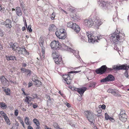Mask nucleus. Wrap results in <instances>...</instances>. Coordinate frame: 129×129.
<instances>
[{
  "instance_id": "25",
  "label": "nucleus",
  "mask_w": 129,
  "mask_h": 129,
  "mask_svg": "<svg viewBox=\"0 0 129 129\" xmlns=\"http://www.w3.org/2000/svg\"><path fill=\"white\" fill-rule=\"evenodd\" d=\"M33 122L35 123L36 125H40V123L39 121L37 119L34 118L33 119Z\"/></svg>"
},
{
  "instance_id": "59",
  "label": "nucleus",
  "mask_w": 129,
  "mask_h": 129,
  "mask_svg": "<svg viewBox=\"0 0 129 129\" xmlns=\"http://www.w3.org/2000/svg\"><path fill=\"white\" fill-rule=\"evenodd\" d=\"M6 59H7V60H8V61L10 60V56H6Z\"/></svg>"
},
{
  "instance_id": "17",
  "label": "nucleus",
  "mask_w": 129,
  "mask_h": 129,
  "mask_svg": "<svg viewBox=\"0 0 129 129\" xmlns=\"http://www.w3.org/2000/svg\"><path fill=\"white\" fill-rule=\"evenodd\" d=\"M61 30H62V31L61 32L60 31V33L59 34L58 38L60 39H64L66 38V36L64 34V31L63 29H61Z\"/></svg>"
},
{
  "instance_id": "46",
  "label": "nucleus",
  "mask_w": 129,
  "mask_h": 129,
  "mask_svg": "<svg viewBox=\"0 0 129 129\" xmlns=\"http://www.w3.org/2000/svg\"><path fill=\"white\" fill-rule=\"evenodd\" d=\"M126 71H125V72L124 73V75L125 76L127 77V78H128V72L127 71V70H125Z\"/></svg>"
},
{
  "instance_id": "2",
  "label": "nucleus",
  "mask_w": 129,
  "mask_h": 129,
  "mask_svg": "<svg viewBox=\"0 0 129 129\" xmlns=\"http://www.w3.org/2000/svg\"><path fill=\"white\" fill-rule=\"evenodd\" d=\"M84 114L88 120L90 122V124L94 125V116L92 112L89 111H85L84 112Z\"/></svg>"
},
{
  "instance_id": "53",
  "label": "nucleus",
  "mask_w": 129,
  "mask_h": 129,
  "mask_svg": "<svg viewBox=\"0 0 129 129\" xmlns=\"http://www.w3.org/2000/svg\"><path fill=\"white\" fill-rule=\"evenodd\" d=\"M31 82H29L28 83V87L29 88L32 86L33 85V84Z\"/></svg>"
},
{
  "instance_id": "57",
  "label": "nucleus",
  "mask_w": 129,
  "mask_h": 129,
  "mask_svg": "<svg viewBox=\"0 0 129 129\" xmlns=\"http://www.w3.org/2000/svg\"><path fill=\"white\" fill-rule=\"evenodd\" d=\"M59 9L61 10V11H62V12H64V13H66V14H67V13H66V12L64 11V10L63 9L61 8L60 7L59 8Z\"/></svg>"
},
{
  "instance_id": "20",
  "label": "nucleus",
  "mask_w": 129,
  "mask_h": 129,
  "mask_svg": "<svg viewBox=\"0 0 129 129\" xmlns=\"http://www.w3.org/2000/svg\"><path fill=\"white\" fill-rule=\"evenodd\" d=\"M108 81H114L115 78L111 74L108 75L106 77Z\"/></svg>"
},
{
  "instance_id": "54",
  "label": "nucleus",
  "mask_w": 129,
  "mask_h": 129,
  "mask_svg": "<svg viewBox=\"0 0 129 129\" xmlns=\"http://www.w3.org/2000/svg\"><path fill=\"white\" fill-rule=\"evenodd\" d=\"M114 41H111V43L115 45L117 44V43L119 41H115V42H114Z\"/></svg>"
},
{
  "instance_id": "51",
  "label": "nucleus",
  "mask_w": 129,
  "mask_h": 129,
  "mask_svg": "<svg viewBox=\"0 0 129 129\" xmlns=\"http://www.w3.org/2000/svg\"><path fill=\"white\" fill-rule=\"evenodd\" d=\"M4 32L1 29H0V36H2L4 35Z\"/></svg>"
},
{
  "instance_id": "13",
  "label": "nucleus",
  "mask_w": 129,
  "mask_h": 129,
  "mask_svg": "<svg viewBox=\"0 0 129 129\" xmlns=\"http://www.w3.org/2000/svg\"><path fill=\"white\" fill-rule=\"evenodd\" d=\"M108 92L109 93H111L114 96H117L118 95L117 90L115 89H112L109 88L108 89Z\"/></svg>"
},
{
  "instance_id": "24",
  "label": "nucleus",
  "mask_w": 129,
  "mask_h": 129,
  "mask_svg": "<svg viewBox=\"0 0 129 129\" xmlns=\"http://www.w3.org/2000/svg\"><path fill=\"white\" fill-rule=\"evenodd\" d=\"M3 91L6 93V94L7 95H10V89L9 88H7V89H4Z\"/></svg>"
},
{
  "instance_id": "8",
  "label": "nucleus",
  "mask_w": 129,
  "mask_h": 129,
  "mask_svg": "<svg viewBox=\"0 0 129 129\" xmlns=\"http://www.w3.org/2000/svg\"><path fill=\"white\" fill-rule=\"evenodd\" d=\"M120 34L118 33H116V32H115L114 33L109 35L110 40H122L121 37H120Z\"/></svg>"
},
{
  "instance_id": "1",
  "label": "nucleus",
  "mask_w": 129,
  "mask_h": 129,
  "mask_svg": "<svg viewBox=\"0 0 129 129\" xmlns=\"http://www.w3.org/2000/svg\"><path fill=\"white\" fill-rule=\"evenodd\" d=\"M112 68L113 69L109 68L107 67L106 65H104L100 68L96 69L95 72L97 74L101 75L110 73L112 71L113 69L117 71L122 70H127L129 68V66H127L126 64L122 65L120 64L119 66L114 65Z\"/></svg>"
},
{
  "instance_id": "28",
  "label": "nucleus",
  "mask_w": 129,
  "mask_h": 129,
  "mask_svg": "<svg viewBox=\"0 0 129 129\" xmlns=\"http://www.w3.org/2000/svg\"><path fill=\"white\" fill-rule=\"evenodd\" d=\"M99 2L100 3L102 4L101 5L103 6H105L107 4V2H104L103 0H99Z\"/></svg>"
},
{
  "instance_id": "15",
  "label": "nucleus",
  "mask_w": 129,
  "mask_h": 129,
  "mask_svg": "<svg viewBox=\"0 0 129 129\" xmlns=\"http://www.w3.org/2000/svg\"><path fill=\"white\" fill-rule=\"evenodd\" d=\"M44 41H40L39 42V44L40 46L42 48V54L43 56L44 57V53H45V48L44 46Z\"/></svg>"
},
{
  "instance_id": "49",
  "label": "nucleus",
  "mask_w": 129,
  "mask_h": 129,
  "mask_svg": "<svg viewBox=\"0 0 129 129\" xmlns=\"http://www.w3.org/2000/svg\"><path fill=\"white\" fill-rule=\"evenodd\" d=\"M20 6L22 9L24 7V4L22 2L20 3Z\"/></svg>"
},
{
  "instance_id": "18",
  "label": "nucleus",
  "mask_w": 129,
  "mask_h": 129,
  "mask_svg": "<svg viewBox=\"0 0 129 129\" xmlns=\"http://www.w3.org/2000/svg\"><path fill=\"white\" fill-rule=\"evenodd\" d=\"M70 76H68L66 79L65 80V82H64L65 83H67L68 85L71 84L72 81V77Z\"/></svg>"
},
{
  "instance_id": "42",
  "label": "nucleus",
  "mask_w": 129,
  "mask_h": 129,
  "mask_svg": "<svg viewBox=\"0 0 129 129\" xmlns=\"http://www.w3.org/2000/svg\"><path fill=\"white\" fill-rule=\"evenodd\" d=\"M0 79L1 82L4 81V80H5V79H6V78L4 76H1Z\"/></svg>"
},
{
  "instance_id": "5",
  "label": "nucleus",
  "mask_w": 129,
  "mask_h": 129,
  "mask_svg": "<svg viewBox=\"0 0 129 129\" xmlns=\"http://www.w3.org/2000/svg\"><path fill=\"white\" fill-rule=\"evenodd\" d=\"M67 26L68 27L73 29L77 33H78L80 30V28L78 25L75 23H73L72 21L68 23Z\"/></svg>"
},
{
  "instance_id": "12",
  "label": "nucleus",
  "mask_w": 129,
  "mask_h": 129,
  "mask_svg": "<svg viewBox=\"0 0 129 129\" xmlns=\"http://www.w3.org/2000/svg\"><path fill=\"white\" fill-rule=\"evenodd\" d=\"M93 21L91 19L86 20L84 21V24L85 25L88 27L91 26L93 24Z\"/></svg>"
},
{
  "instance_id": "11",
  "label": "nucleus",
  "mask_w": 129,
  "mask_h": 129,
  "mask_svg": "<svg viewBox=\"0 0 129 129\" xmlns=\"http://www.w3.org/2000/svg\"><path fill=\"white\" fill-rule=\"evenodd\" d=\"M87 89V88L84 87H82L81 88H79L77 92L81 96H82L85 91Z\"/></svg>"
},
{
  "instance_id": "23",
  "label": "nucleus",
  "mask_w": 129,
  "mask_h": 129,
  "mask_svg": "<svg viewBox=\"0 0 129 129\" xmlns=\"http://www.w3.org/2000/svg\"><path fill=\"white\" fill-rule=\"evenodd\" d=\"M4 118L5 119V121L7 122L8 124L10 125V124L9 119L8 117L7 116L6 114H5L3 115Z\"/></svg>"
},
{
  "instance_id": "41",
  "label": "nucleus",
  "mask_w": 129,
  "mask_h": 129,
  "mask_svg": "<svg viewBox=\"0 0 129 129\" xmlns=\"http://www.w3.org/2000/svg\"><path fill=\"white\" fill-rule=\"evenodd\" d=\"M96 84V83L95 82L91 83L90 84V86L91 87H95Z\"/></svg>"
},
{
  "instance_id": "45",
  "label": "nucleus",
  "mask_w": 129,
  "mask_h": 129,
  "mask_svg": "<svg viewBox=\"0 0 129 129\" xmlns=\"http://www.w3.org/2000/svg\"><path fill=\"white\" fill-rule=\"evenodd\" d=\"M96 42H99L98 41H88V42H86L87 43H91V44H94V43Z\"/></svg>"
},
{
  "instance_id": "39",
  "label": "nucleus",
  "mask_w": 129,
  "mask_h": 129,
  "mask_svg": "<svg viewBox=\"0 0 129 129\" xmlns=\"http://www.w3.org/2000/svg\"><path fill=\"white\" fill-rule=\"evenodd\" d=\"M18 45L17 46H15L14 47V48H13L12 50L14 51H16H16H17V50L18 49V48H20Z\"/></svg>"
},
{
  "instance_id": "27",
  "label": "nucleus",
  "mask_w": 129,
  "mask_h": 129,
  "mask_svg": "<svg viewBox=\"0 0 129 129\" xmlns=\"http://www.w3.org/2000/svg\"><path fill=\"white\" fill-rule=\"evenodd\" d=\"M32 71L30 70L27 69L25 74H27V76H30L32 74Z\"/></svg>"
},
{
  "instance_id": "63",
  "label": "nucleus",
  "mask_w": 129,
  "mask_h": 129,
  "mask_svg": "<svg viewBox=\"0 0 129 129\" xmlns=\"http://www.w3.org/2000/svg\"><path fill=\"white\" fill-rule=\"evenodd\" d=\"M40 125H37V127H36V129H41V128L40 126Z\"/></svg>"
},
{
  "instance_id": "50",
  "label": "nucleus",
  "mask_w": 129,
  "mask_h": 129,
  "mask_svg": "<svg viewBox=\"0 0 129 129\" xmlns=\"http://www.w3.org/2000/svg\"><path fill=\"white\" fill-rule=\"evenodd\" d=\"M102 23V22L101 21H98V22L96 24L97 26L98 27ZM97 27L98 28V26H97Z\"/></svg>"
},
{
  "instance_id": "52",
  "label": "nucleus",
  "mask_w": 129,
  "mask_h": 129,
  "mask_svg": "<svg viewBox=\"0 0 129 129\" xmlns=\"http://www.w3.org/2000/svg\"><path fill=\"white\" fill-rule=\"evenodd\" d=\"M38 106L37 105V104L36 103H35L34 104H33V107L34 108H36L38 107Z\"/></svg>"
},
{
  "instance_id": "55",
  "label": "nucleus",
  "mask_w": 129,
  "mask_h": 129,
  "mask_svg": "<svg viewBox=\"0 0 129 129\" xmlns=\"http://www.w3.org/2000/svg\"><path fill=\"white\" fill-rule=\"evenodd\" d=\"M60 33V32L59 33L57 31H56L55 32V34L56 36H57V37L58 38H59V34Z\"/></svg>"
},
{
  "instance_id": "48",
  "label": "nucleus",
  "mask_w": 129,
  "mask_h": 129,
  "mask_svg": "<svg viewBox=\"0 0 129 129\" xmlns=\"http://www.w3.org/2000/svg\"><path fill=\"white\" fill-rule=\"evenodd\" d=\"M18 110L17 109L15 110V112H14V114H15V115L16 116H17L18 115Z\"/></svg>"
},
{
  "instance_id": "47",
  "label": "nucleus",
  "mask_w": 129,
  "mask_h": 129,
  "mask_svg": "<svg viewBox=\"0 0 129 129\" xmlns=\"http://www.w3.org/2000/svg\"><path fill=\"white\" fill-rule=\"evenodd\" d=\"M29 96H26V99H25L24 101L25 102H28L29 101Z\"/></svg>"
},
{
  "instance_id": "30",
  "label": "nucleus",
  "mask_w": 129,
  "mask_h": 129,
  "mask_svg": "<svg viewBox=\"0 0 129 129\" xmlns=\"http://www.w3.org/2000/svg\"><path fill=\"white\" fill-rule=\"evenodd\" d=\"M27 30L29 31L30 32H31L32 31V30L31 29V25L30 24L29 25L28 27H26Z\"/></svg>"
},
{
  "instance_id": "60",
  "label": "nucleus",
  "mask_w": 129,
  "mask_h": 129,
  "mask_svg": "<svg viewBox=\"0 0 129 129\" xmlns=\"http://www.w3.org/2000/svg\"><path fill=\"white\" fill-rule=\"evenodd\" d=\"M66 104V105L67 106L68 108H70L71 107V105L70 104H69L68 103H67Z\"/></svg>"
},
{
  "instance_id": "62",
  "label": "nucleus",
  "mask_w": 129,
  "mask_h": 129,
  "mask_svg": "<svg viewBox=\"0 0 129 129\" xmlns=\"http://www.w3.org/2000/svg\"><path fill=\"white\" fill-rule=\"evenodd\" d=\"M0 113L1 114L2 116H3V115L5 114H6L3 111H1L0 112Z\"/></svg>"
},
{
  "instance_id": "16",
  "label": "nucleus",
  "mask_w": 129,
  "mask_h": 129,
  "mask_svg": "<svg viewBox=\"0 0 129 129\" xmlns=\"http://www.w3.org/2000/svg\"><path fill=\"white\" fill-rule=\"evenodd\" d=\"M16 14L19 16H20L22 15V12L19 7H17L16 8Z\"/></svg>"
},
{
  "instance_id": "6",
  "label": "nucleus",
  "mask_w": 129,
  "mask_h": 129,
  "mask_svg": "<svg viewBox=\"0 0 129 129\" xmlns=\"http://www.w3.org/2000/svg\"><path fill=\"white\" fill-rule=\"evenodd\" d=\"M62 46L61 45V48H62L61 47H62L63 49H64L65 50H67L69 51H70L71 52L73 53L75 55L76 57L77 58H79L80 57V56L78 55L79 54V51H77L78 53H77L75 50H74L72 49L70 47H69L68 46H66L65 44H63L62 45Z\"/></svg>"
},
{
  "instance_id": "58",
  "label": "nucleus",
  "mask_w": 129,
  "mask_h": 129,
  "mask_svg": "<svg viewBox=\"0 0 129 129\" xmlns=\"http://www.w3.org/2000/svg\"><path fill=\"white\" fill-rule=\"evenodd\" d=\"M22 66L23 67H25L27 66V64L25 63H22Z\"/></svg>"
},
{
  "instance_id": "29",
  "label": "nucleus",
  "mask_w": 129,
  "mask_h": 129,
  "mask_svg": "<svg viewBox=\"0 0 129 129\" xmlns=\"http://www.w3.org/2000/svg\"><path fill=\"white\" fill-rule=\"evenodd\" d=\"M42 84V83L41 82L38 80L37 83H36L35 85L39 87L41 86Z\"/></svg>"
},
{
  "instance_id": "36",
  "label": "nucleus",
  "mask_w": 129,
  "mask_h": 129,
  "mask_svg": "<svg viewBox=\"0 0 129 129\" xmlns=\"http://www.w3.org/2000/svg\"><path fill=\"white\" fill-rule=\"evenodd\" d=\"M124 114H126L125 112V111L123 110H121V112L119 115H121Z\"/></svg>"
},
{
  "instance_id": "32",
  "label": "nucleus",
  "mask_w": 129,
  "mask_h": 129,
  "mask_svg": "<svg viewBox=\"0 0 129 129\" xmlns=\"http://www.w3.org/2000/svg\"><path fill=\"white\" fill-rule=\"evenodd\" d=\"M27 69H26L25 68H24L23 67L21 68L20 69V70L21 71V72L22 73H25L26 72Z\"/></svg>"
},
{
  "instance_id": "35",
  "label": "nucleus",
  "mask_w": 129,
  "mask_h": 129,
  "mask_svg": "<svg viewBox=\"0 0 129 129\" xmlns=\"http://www.w3.org/2000/svg\"><path fill=\"white\" fill-rule=\"evenodd\" d=\"M99 107L100 108H101L103 110L105 109L106 108V105L104 104H103L102 105H99Z\"/></svg>"
},
{
  "instance_id": "19",
  "label": "nucleus",
  "mask_w": 129,
  "mask_h": 129,
  "mask_svg": "<svg viewBox=\"0 0 129 129\" xmlns=\"http://www.w3.org/2000/svg\"><path fill=\"white\" fill-rule=\"evenodd\" d=\"M105 119L106 120L109 119L112 122H114V121L113 118L110 116L107 113H105Z\"/></svg>"
},
{
  "instance_id": "43",
  "label": "nucleus",
  "mask_w": 129,
  "mask_h": 129,
  "mask_svg": "<svg viewBox=\"0 0 129 129\" xmlns=\"http://www.w3.org/2000/svg\"><path fill=\"white\" fill-rule=\"evenodd\" d=\"M46 97L47 99L48 100L47 101V102H49V101H50V97L49 95L48 94H46Z\"/></svg>"
},
{
  "instance_id": "10",
  "label": "nucleus",
  "mask_w": 129,
  "mask_h": 129,
  "mask_svg": "<svg viewBox=\"0 0 129 129\" xmlns=\"http://www.w3.org/2000/svg\"><path fill=\"white\" fill-rule=\"evenodd\" d=\"M11 22V20L9 19H7L4 22L2 23V24L5 25L7 28H10L12 27Z\"/></svg>"
},
{
  "instance_id": "31",
  "label": "nucleus",
  "mask_w": 129,
  "mask_h": 129,
  "mask_svg": "<svg viewBox=\"0 0 129 129\" xmlns=\"http://www.w3.org/2000/svg\"><path fill=\"white\" fill-rule=\"evenodd\" d=\"M53 126L56 129H58L59 128V126L58 125L57 123H53Z\"/></svg>"
},
{
  "instance_id": "44",
  "label": "nucleus",
  "mask_w": 129,
  "mask_h": 129,
  "mask_svg": "<svg viewBox=\"0 0 129 129\" xmlns=\"http://www.w3.org/2000/svg\"><path fill=\"white\" fill-rule=\"evenodd\" d=\"M20 122L22 124V125L23 126V127L24 128H25V126H24V123L23 121L22 120L20 119L19 120Z\"/></svg>"
},
{
  "instance_id": "21",
  "label": "nucleus",
  "mask_w": 129,
  "mask_h": 129,
  "mask_svg": "<svg viewBox=\"0 0 129 129\" xmlns=\"http://www.w3.org/2000/svg\"><path fill=\"white\" fill-rule=\"evenodd\" d=\"M55 28L56 27L55 25L53 24H51L50 25L49 30L50 31H54Z\"/></svg>"
},
{
  "instance_id": "4",
  "label": "nucleus",
  "mask_w": 129,
  "mask_h": 129,
  "mask_svg": "<svg viewBox=\"0 0 129 129\" xmlns=\"http://www.w3.org/2000/svg\"><path fill=\"white\" fill-rule=\"evenodd\" d=\"M86 35L88 38V40H98L102 39L103 40L105 39L103 36L99 35L97 36L94 37L90 34L89 33H86Z\"/></svg>"
},
{
  "instance_id": "3",
  "label": "nucleus",
  "mask_w": 129,
  "mask_h": 129,
  "mask_svg": "<svg viewBox=\"0 0 129 129\" xmlns=\"http://www.w3.org/2000/svg\"><path fill=\"white\" fill-rule=\"evenodd\" d=\"M52 57L56 64H60L62 62L61 56L58 52L55 51L52 53Z\"/></svg>"
},
{
  "instance_id": "22",
  "label": "nucleus",
  "mask_w": 129,
  "mask_h": 129,
  "mask_svg": "<svg viewBox=\"0 0 129 129\" xmlns=\"http://www.w3.org/2000/svg\"><path fill=\"white\" fill-rule=\"evenodd\" d=\"M0 106L1 108L3 109H6L7 107L6 104L3 102H0Z\"/></svg>"
},
{
  "instance_id": "14",
  "label": "nucleus",
  "mask_w": 129,
  "mask_h": 129,
  "mask_svg": "<svg viewBox=\"0 0 129 129\" xmlns=\"http://www.w3.org/2000/svg\"><path fill=\"white\" fill-rule=\"evenodd\" d=\"M119 117L120 120L123 122H125L127 120V116L126 114H124L121 115H119Z\"/></svg>"
},
{
  "instance_id": "37",
  "label": "nucleus",
  "mask_w": 129,
  "mask_h": 129,
  "mask_svg": "<svg viewBox=\"0 0 129 129\" xmlns=\"http://www.w3.org/2000/svg\"><path fill=\"white\" fill-rule=\"evenodd\" d=\"M33 97L34 99L36 98L37 99H39L38 97L37 94H36L33 93L31 95Z\"/></svg>"
},
{
  "instance_id": "9",
  "label": "nucleus",
  "mask_w": 129,
  "mask_h": 129,
  "mask_svg": "<svg viewBox=\"0 0 129 129\" xmlns=\"http://www.w3.org/2000/svg\"><path fill=\"white\" fill-rule=\"evenodd\" d=\"M17 50L16 51V53L18 54H22L28 55L29 54V53L24 48L20 47L18 48Z\"/></svg>"
},
{
  "instance_id": "7",
  "label": "nucleus",
  "mask_w": 129,
  "mask_h": 129,
  "mask_svg": "<svg viewBox=\"0 0 129 129\" xmlns=\"http://www.w3.org/2000/svg\"><path fill=\"white\" fill-rule=\"evenodd\" d=\"M50 46L52 49L54 50H58L61 48V44L59 41H53L51 43Z\"/></svg>"
},
{
  "instance_id": "61",
  "label": "nucleus",
  "mask_w": 129,
  "mask_h": 129,
  "mask_svg": "<svg viewBox=\"0 0 129 129\" xmlns=\"http://www.w3.org/2000/svg\"><path fill=\"white\" fill-rule=\"evenodd\" d=\"M27 129H34L33 127L30 125L27 126Z\"/></svg>"
},
{
  "instance_id": "34",
  "label": "nucleus",
  "mask_w": 129,
  "mask_h": 129,
  "mask_svg": "<svg viewBox=\"0 0 129 129\" xmlns=\"http://www.w3.org/2000/svg\"><path fill=\"white\" fill-rule=\"evenodd\" d=\"M107 81H108L106 77L104 78L101 79L100 80V82L101 83H105Z\"/></svg>"
},
{
  "instance_id": "26",
  "label": "nucleus",
  "mask_w": 129,
  "mask_h": 129,
  "mask_svg": "<svg viewBox=\"0 0 129 129\" xmlns=\"http://www.w3.org/2000/svg\"><path fill=\"white\" fill-rule=\"evenodd\" d=\"M29 119L28 117H25L24 119V121L26 125H30L29 122Z\"/></svg>"
},
{
  "instance_id": "64",
  "label": "nucleus",
  "mask_w": 129,
  "mask_h": 129,
  "mask_svg": "<svg viewBox=\"0 0 129 129\" xmlns=\"http://www.w3.org/2000/svg\"><path fill=\"white\" fill-rule=\"evenodd\" d=\"M1 82H2V83L4 85H5V84L7 83L6 81L5 80H4V81H2Z\"/></svg>"
},
{
  "instance_id": "33",
  "label": "nucleus",
  "mask_w": 129,
  "mask_h": 129,
  "mask_svg": "<svg viewBox=\"0 0 129 129\" xmlns=\"http://www.w3.org/2000/svg\"><path fill=\"white\" fill-rule=\"evenodd\" d=\"M71 75L70 74H68L67 75L65 74L63 75V78L64 79V81L69 76H71Z\"/></svg>"
},
{
  "instance_id": "38",
  "label": "nucleus",
  "mask_w": 129,
  "mask_h": 129,
  "mask_svg": "<svg viewBox=\"0 0 129 129\" xmlns=\"http://www.w3.org/2000/svg\"><path fill=\"white\" fill-rule=\"evenodd\" d=\"M32 80L35 83H37V81L38 80L37 77H35V78L33 77L32 79Z\"/></svg>"
},
{
  "instance_id": "56",
  "label": "nucleus",
  "mask_w": 129,
  "mask_h": 129,
  "mask_svg": "<svg viewBox=\"0 0 129 129\" xmlns=\"http://www.w3.org/2000/svg\"><path fill=\"white\" fill-rule=\"evenodd\" d=\"M81 97L79 96V97H78L77 98V100L79 101H80L82 100V98H81Z\"/></svg>"
},
{
  "instance_id": "40",
  "label": "nucleus",
  "mask_w": 129,
  "mask_h": 129,
  "mask_svg": "<svg viewBox=\"0 0 129 129\" xmlns=\"http://www.w3.org/2000/svg\"><path fill=\"white\" fill-rule=\"evenodd\" d=\"M10 60H14V59H15V60H16L17 59H16L15 57V56H10Z\"/></svg>"
}]
</instances>
